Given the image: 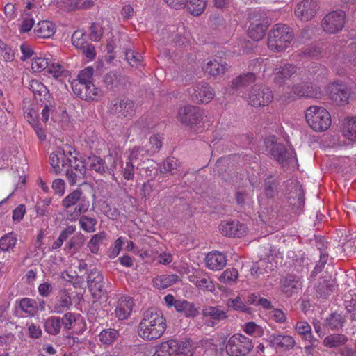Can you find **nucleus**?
Returning a JSON list of instances; mask_svg holds the SVG:
<instances>
[{
    "label": "nucleus",
    "instance_id": "obj_26",
    "mask_svg": "<svg viewBox=\"0 0 356 356\" xmlns=\"http://www.w3.org/2000/svg\"><path fill=\"white\" fill-rule=\"evenodd\" d=\"M281 289L283 293L291 296L301 288L300 278L292 274L287 275L280 280Z\"/></svg>",
    "mask_w": 356,
    "mask_h": 356
},
{
    "label": "nucleus",
    "instance_id": "obj_59",
    "mask_svg": "<svg viewBox=\"0 0 356 356\" xmlns=\"http://www.w3.org/2000/svg\"><path fill=\"white\" fill-rule=\"evenodd\" d=\"M177 167V160L173 157L166 158L159 166L161 173H167L176 169Z\"/></svg>",
    "mask_w": 356,
    "mask_h": 356
},
{
    "label": "nucleus",
    "instance_id": "obj_62",
    "mask_svg": "<svg viewBox=\"0 0 356 356\" xmlns=\"http://www.w3.org/2000/svg\"><path fill=\"white\" fill-rule=\"evenodd\" d=\"M60 320L61 326L63 325L65 330H70L74 327L76 317L74 313L67 312L63 317H60Z\"/></svg>",
    "mask_w": 356,
    "mask_h": 356
},
{
    "label": "nucleus",
    "instance_id": "obj_31",
    "mask_svg": "<svg viewBox=\"0 0 356 356\" xmlns=\"http://www.w3.org/2000/svg\"><path fill=\"white\" fill-rule=\"evenodd\" d=\"M176 311L188 318H195L200 314L199 308L195 304L186 300H181L177 304Z\"/></svg>",
    "mask_w": 356,
    "mask_h": 356
},
{
    "label": "nucleus",
    "instance_id": "obj_19",
    "mask_svg": "<svg viewBox=\"0 0 356 356\" xmlns=\"http://www.w3.org/2000/svg\"><path fill=\"white\" fill-rule=\"evenodd\" d=\"M292 91L300 97L319 98L321 96L320 88L308 81L294 84Z\"/></svg>",
    "mask_w": 356,
    "mask_h": 356
},
{
    "label": "nucleus",
    "instance_id": "obj_11",
    "mask_svg": "<svg viewBox=\"0 0 356 356\" xmlns=\"http://www.w3.org/2000/svg\"><path fill=\"white\" fill-rule=\"evenodd\" d=\"M109 111L111 113L117 115L118 118H129L135 114V102L126 97L122 99H115L111 103Z\"/></svg>",
    "mask_w": 356,
    "mask_h": 356
},
{
    "label": "nucleus",
    "instance_id": "obj_21",
    "mask_svg": "<svg viewBox=\"0 0 356 356\" xmlns=\"http://www.w3.org/2000/svg\"><path fill=\"white\" fill-rule=\"evenodd\" d=\"M296 71L297 67L293 64L284 63V65L277 66L273 72V81L276 84L282 86L289 80Z\"/></svg>",
    "mask_w": 356,
    "mask_h": 356
},
{
    "label": "nucleus",
    "instance_id": "obj_60",
    "mask_svg": "<svg viewBox=\"0 0 356 356\" xmlns=\"http://www.w3.org/2000/svg\"><path fill=\"white\" fill-rule=\"evenodd\" d=\"M227 305L229 307H232L236 311H241L248 314L251 312V308L247 307L238 297L229 300Z\"/></svg>",
    "mask_w": 356,
    "mask_h": 356
},
{
    "label": "nucleus",
    "instance_id": "obj_38",
    "mask_svg": "<svg viewBox=\"0 0 356 356\" xmlns=\"http://www.w3.org/2000/svg\"><path fill=\"white\" fill-rule=\"evenodd\" d=\"M227 63L220 60L218 62L216 59L209 61L204 67L205 72L212 76H218L224 74L227 67Z\"/></svg>",
    "mask_w": 356,
    "mask_h": 356
},
{
    "label": "nucleus",
    "instance_id": "obj_46",
    "mask_svg": "<svg viewBox=\"0 0 356 356\" xmlns=\"http://www.w3.org/2000/svg\"><path fill=\"white\" fill-rule=\"evenodd\" d=\"M135 166L133 163L126 160L121 161L120 172L124 179L127 181L133 180L134 178Z\"/></svg>",
    "mask_w": 356,
    "mask_h": 356
},
{
    "label": "nucleus",
    "instance_id": "obj_57",
    "mask_svg": "<svg viewBox=\"0 0 356 356\" xmlns=\"http://www.w3.org/2000/svg\"><path fill=\"white\" fill-rule=\"evenodd\" d=\"M93 73V68L92 67H87L79 72L78 79L72 81V83H92L91 79H92Z\"/></svg>",
    "mask_w": 356,
    "mask_h": 356
},
{
    "label": "nucleus",
    "instance_id": "obj_52",
    "mask_svg": "<svg viewBox=\"0 0 356 356\" xmlns=\"http://www.w3.org/2000/svg\"><path fill=\"white\" fill-rule=\"evenodd\" d=\"M227 163V160L224 158H220L217 160L213 170L218 175L219 177H221L225 181H228L229 175H226V164Z\"/></svg>",
    "mask_w": 356,
    "mask_h": 356
},
{
    "label": "nucleus",
    "instance_id": "obj_55",
    "mask_svg": "<svg viewBox=\"0 0 356 356\" xmlns=\"http://www.w3.org/2000/svg\"><path fill=\"white\" fill-rule=\"evenodd\" d=\"M148 154V151L144 147H134L129 152V154L126 160L134 163L139 160L140 157L145 156Z\"/></svg>",
    "mask_w": 356,
    "mask_h": 356
},
{
    "label": "nucleus",
    "instance_id": "obj_49",
    "mask_svg": "<svg viewBox=\"0 0 356 356\" xmlns=\"http://www.w3.org/2000/svg\"><path fill=\"white\" fill-rule=\"evenodd\" d=\"M17 239L13 233H9L0 238V249L2 251H8L15 247Z\"/></svg>",
    "mask_w": 356,
    "mask_h": 356
},
{
    "label": "nucleus",
    "instance_id": "obj_6",
    "mask_svg": "<svg viewBox=\"0 0 356 356\" xmlns=\"http://www.w3.org/2000/svg\"><path fill=\"white\" fill-rule=\"evenodd\" d=\"M253 348L251 339L241 334H235L228 339L225 350L229 356H246Z\"/></svg>",
    "mask_w": 356,
    "mask_h": 356
},
{
    "label": "nucleus",
    "instance_id": "obj_58",
    "mask_svg": "<svg viewBox=\"0 0 356 356\" xmlns=\"http://www.w3.org/2000/svg\"><path fill=\"white\" fill-rule=\"evenodd\" d=\"M238 270L236 268H229L225 270L220 277V281L225 284H231L238 277Z\"/></svg>",
    "mask_w": 356,
    "mask_h": 356
},
{
    "label": "nucleus",
    "instance_id": "obj_48",
    "mask_svg": "<svg viewBox=\"0 0 356 356\" xmlns=\"http://www.w3.org/2000/svg\"><path fill=\"white\" fill-rule=\"evenodd\" d=\"M119 336L118 331L115 329H108L102 331L99 334L100 341L104 344H111Z\"/></svg>",
    "mask_w": 356,
    "mask_h": 356
},
{
    "label": "nucleus",
    "instance_id": "obj_44",
    "mask_svg": "<svg viewBox=\"0 0 356 356\" xmlns=\"http://www.w3.org/2000/svg\"><path fill=\"white\" fill-rule=\"evenodd\" d=\"M343 135L351 141H356V118L347 119L343 127Z\"/></svg>",
    "mask_w": 356,
    "mask_h": 356
},
{
    "label": "nucleus",
    "instance_id": "obj_9",
    "mask_svg": "<svg viewBox=\"0 0 356 356\" xmlns=\"http://www.w3.org/2000/svg\"><path fill=\"white\" fill-rule=\"evenodd\" d=\"M273 98L272 91L266 86L255 85L248 95L249 104L254 107L268 106Z\"/></svg>",
    "mask_w": 356,
    "mask_h": 356
},
{
    "label": "nucleus",
    "instance_id": "obj_16",
    "mask_svg": "<svg viewBox=\"0 0 356 356\" xmlns=\"http://www.w3.org/2000/svg\"><path fill=\"white\" fill-rule=\"evenodd\" d=\"M220 233L228 237H241L246 233L247 227L238 220L222 221L219 225Z\"/></svg>",
    "mask_w": 356,
    "mask_h": 356
},
{
    "label": "nucleus",
    "instance_id": "obj_4",
    "mask_svg": "<svg viewBox=\"0 0 356 356\" xmlns=\"http://www.w3.org/2000/svg\"><path fill=\"white\" fill-rule=\"evenodd\" d=\"M203 118V111L196 106L181 107L177 113L178 120L195 131H202L204 129Z\"/></svg>",
    "mask_w": 356,
    "mask_h": 356
},
{
    "label": "nucleus",
    "instance_id": "obj_25",
    "mask_svg": "<svg viewBox=\"0 0 356 356\" xmlns=\"http://www.w3.org/2000/svg\"><path fill=\"white\" fill-rule=\"evenodd\" d=\"M205 264L209 270H220L227 264V258L222 252H211L206 256Z\"/></svg>",
    "mask_w": 356,
    "mask_h": 356
},
{
    "label": "nucleus",
    "instance_id": "obj_1",
    "mask_svg": "<svg viewBox=\"0 0 356 356\" xmlns=\"http://www.w3.org/2000/svg\"><path fill=\"white\" fill-rule=\"evenodd\" d=\"M166 330L165 318L156 307L148 309L138 325V335L143 339L152 341L160 338Z\"/></svg>",
    "mask_w": 356,
    "mask_h": 356
},
{
    "label": "nucleus",
    "instance_id": "obj_43",
    "mask_svg": "<svg viewBox=\"0 0 356 356\" xmlns=\"http://www.w3.org/2000/svg\"><path fill=\"white\" fill-rule=\"evenodd\" d=\"M348 341V338L340 334H333L326 337L323 341V344L330 348L338 347L344 345Z\"/></svg>",
    "mask_w": 356,
    "mask_h": 356
},
{
    "label": "nucleus",
    "instance_id": "obj_33",
    "mask_svg": "<svg viewBox=\"0 0 356 356\" xmlns=\"http://www.w3.org/2000/svg\"><path fill=\"white\" fill-rule=\"evenodd\" d=\"M55 30V25L51 22L44 20L37 24L34 32L38 38H49L54 35Z\"/></svg>",
    "mask_w": 356,
    "mask_h": 356
},
{
    "label": "nucleus",
    "instance_id": "obj_54",
    "mask_svg": "<svg viewBox=\"0 0 356 356\" xmlns=\"http://www.w3.org/2000/svg\"><path fill=\"white\" fill-rule=\"evenodd\" d=\"M85 33L83 31L77 30L72 35L71 40L72 44L79 49H84V45L87 44L84 38Z\"/></svg>",
    "mask_w": 356,
    "mask_h": 356
},
{
    "label": "nucleus",
    "instance_id": "obj_61",
    "mask_svg": "<svg viewBox=\"0 0 356 356\" xmlns=\"http://www.w3.org/2000/svg\"><path fill=\"white\" fill-rule=\"evenodd\" d=\"M50 58L39 57L35 58L32 62L31 67L33 70L40 72L48 69L49 66Z\"/></svg>",
    "mask_w": 356,
    "mask_h": 356
},
{
    "label": "nucleus",
    "instance_id": "obj_56",
    "mask_svg": "<svg viewBox=\"0 0 356 356\" xmlns=\"http://www.w3.org/2000/svg\"><path fill=\"white\" fill-rule=\"evenodd\" d=\"M344 322L345 320L342 316L335 312L332 314L330 317L327 318V325L332 330L341 327Z\"/></svg>",
    "mask_w": 356,
    "mask_h": 356
},
{
    "label": "nucleus",
    "instance_id": "obj_8",
    "mask_svg": "<svg viewBox=\"0 0 356 356\" xmlns=\"http://www.w3.org/2000/svg\"><path fill=\"white\" fill-rule=\"evenodd\" d=\"M202 318L207 326L213 327L221 321L228 318L227 311L220 305L204 306L202 309Z\"/></svg>",
    "mask_w": 356,
    "mask_h": 356
},
{
    "label": "nucleus",
    "instance_id": "obj_27",
    "mask_svg": "<svg viewBox=\"0 0 356 356\" xmlns=\"http://www.w3.org/2000/svg\"><path fill=\"white\" fill-rule=\"evenodd\" d=\"M72 306L71 296L66 290H63L56 296L52 311L56 314H62L70 309Z\"/></svg>",
    "mask_w": 356,
    "mask_h": 356
},
{
    "label": "nucleus",
    "instance_id": "obj_7",
    "mask_svg": "<svg viewBox=\"0 0 356 356\" xmlns=\"http://www.w3.org/2000/svg\"><path fill=\"white\" fill-rule=\"evenodd\" d=\"M345 17V13L341 10L329 13L322 20L323 31L330 34L339 33L344 26Z\"/></svg>",
    "mask_w": 356,
    "mask_h": 356
},
{
    "label": "nucleus",
    "instance_id": "obj_35",
    "mask_svg": "<svg viewBox=\"0 0 356 356\" xmlns=\"http://www.w3.org/2000/svg\"><path fill=\"white\" fill-rule=\"evenodd\" d=\"M62 2L67 11L86 10L94 6L92 0H63Z\"/></svg>",
    "mask_w": 356,
    "mask_h": 356
},
{
    "label": "nucleus",
    "instance_id": "obj_30",
    "mask_svg": "<svg viewBox=\"0 0 356 356\" xmlns=\"http://www.w3.org/2000/svg\"><path fill=\"white\" fill-rule=\"evenodd\" d=\"M334 281L330 276L321 277L316 284V296L319 298H326L334 289Z\"/></svg>",
    "mask_w": 356,
    "mask_h": 356
},
{
    "label": "nucleus",
    "instance_id": "obj_40",
    "mask_svg": "<svg viewBox=\"0 0 356 356\" xmlns=\"http://www.w3.org/2000/svg\"><path fill=\"white\" fill-rule=\"evenodd\" d=\"M44 329L51 335H57L61 329L60 317L51 316L44 320Z\"/></svg>",
    "mask_w": 356,
    "mask_h": 356
},
{
    "label": "nucleus",
    "instance_id": "obj_10",
    "mask_svg": "<svg viewBox=\"0 0 356 356\" xmlns=\"http://www.w3.org/2000/svg\"><path fill=\"white\" fill-rule=\"evenodd\" d=\"M86 281L89 290L93 296L101 297L107 293L106 282L100 270L94 267L88 271Z\"/></svg>",
    "mask_w": 356,
    "mask_h": 356
},
{
    "label": "nucleus",
    "instance_id": "obj_64",
    "mask_svg": "<svg viewBox=\"0 0 356 356\" xmlns=\"http://www.w3.org/2000/svg\"><path fill=\"white\" fill-rule=\"evenodd\" d=\"M172 346H170L168 341L161 343L156 347V350L152 356H171Z\"/></svg>",
    "mask_w": 356,
    "mask_h": 356
},
{
    "label": "nucleus",
    "instance_id": "obj_13",
    "mask_svg": "<svg viewBox=\"0 0 356 356\" xmlns=\"http://www.w3.org/2000/svg\"><path fill=\"white\" fill-rule=\"evenodd\" d=\"M318 8L317 0H303L295 8V15L301 21L307 22L316 14Z\"/></svg>",
    "mask_w": 356,
    "mask_h": 356
},
{
    "label": "nucleus",
    "instance_id": "obj_20",
    "mask_svg": "<svg viewBox=\"0 0 356 356\" xmlns=\"http://www.w3.org/2000/svg\"><path fill=\"white\" fill-rule=\"evenodd\" d=\"M88 162L90 170H94L102 175L108 174L115 177L114 171L116 168L115 161H113L110 166H108L105 161L100 156L92 155L88 157Z\"/></svg>",
    "mask_w": 356,
    "mask_h": 356
},
{
    "label": "nucleus",
    "instance_id": "obj_2",
    "mask_svg": "<svg viewBox=\"0 0 356 356\" xmlns=\"http://www.w3.org/2000/svg\"><path fill=\"white\" fill-rule=\"evenodd\" d=\"M294 37L292 29L286 24L273 26L268 35V47L274 52L284 51Z\"/></svg>",
    "mask_w": 356,
    "mask_h": 356
},
{
    "label": "nucleus",
    "instance_id": "obj_50",
    "mask_svg": "<svg viewBox=\"0 0 356 356\" xmlns=\"http://www.w3.org/2000/svg\"><path fill=\"white\" fill-rule=\"evenodd\" d=\"M106 234L104 232H99L92 236L88 243V247L92 253H97L99 245L106 238Z\"/></svg>",
    "mask_w": 356,
    "mask_h": 356
},
{
    "label": "nucleus",
    "instance_id": "obj_39",
    "mask_svg": "<svg viewBox=\"0 0 356 356\" xmlns=\"http://www.w3.org/2000/svg\"><path fill=\"white\" fill-rule=\"evenodd\" d=\"M255 79V74L252 72L240 75L232 81V88L236 90L244 88L253 83Z\"/></svg>",
    "mask_w": 356,
    "mask_h": 356
},
{
    "label": "nucleus",
    "instance_id": "obj_42",
    "mask_svg": "<svg viewBox=\"0 0 356 356\" xmlns=\"http://www.w3.org/2000/svg\"><path fill=\"white\" fill-rule=\"evenodd\" d=\"M186 6L189 12L194 16L202 13L206 7V0H186L182 6Z\"/></svg>",
    "mask_w": 356,
    "mask_h": 356
},
{
    "label": "nucleus",
    "instance_id": "obj_12",
    "mask_svg": "<svg viewBox=\"0 0 356 356\" xmlns=\"http://www.w3.org/2000/svg\"><path fill=\"white\" fill-rule=\"evenodd\" d=\"M330 99L338 105H344L348 102L350 90L342 83L334 82L328 87Z\"/></svg>",
    "mask_w": 356,
    "mask_h": 356
},
{
    "label": "nucleus",
    "instance_id": "obj_51",
    "mask_svg": "<svg viewBox=\"0 0 356 356\" xmlns=\"http://www.w3.org/2000/svg\"><path fill=\"white\" fill-rule=\"evenodd\" d=\"M157 165L158 164L153 160L148 161L140 170L142 176L154 178L158 174Z\"/></svg>",
    "mask_w": 356,
    "mask_h": 356
},
{
    "label": "nucleus",
    "instance_id": "obj_14",
    "mask_svg": "<svg viewBox=\"0 0 356 356\" xmlns=\"http://www.w3.org/2000/svg\"><path fill=\"white\" fill-rule=\"evenodd\" d=\"M267 249L269 252L261 254V259L254 263L251 268V274L254 277H259L260 275L268 273L274 270V265L269 259V256L273 254L274 250H273L272 246L268 247Z\"/></svg>",
    "mask_w": 356,
    "mask_h": 356
},
{
    "label": "nucleus",
    "instance_id": "obj_23",
    "mask_svg": "<svg viewBox=\"0 0 356 356\" xmlns=\"http://www.w3.org/2000/svg\"><path fill=\"white\" fill-rule=\"evenodd\" d=\"M271 347L278 348L284 350H290L296 344L293 338L289 335L271 334L267 339Z\"/></svg>",
    "mask_w": 356,
    "mask_h": 356
},
{
    "label": "nucleus",
    "instance_id": "obj_41",
    "mask_svg": "<svg viewBox=\"0 0 356 356\" xmlns=\"http://www.w3.org/2000/svg\"><path fill=\"white\" fill-rule=\"evenodd\" d=\"M191 282L200 289L213 292L215 291V286L209 276H195Z\"/></svg>",
    "mask_w": 356,
    "mask_h": 356
},
{
    "label": "nucleus",
    "instance_id": "obj_47",
    "mask_svg": "<svg viewBox=\"0 0 356 356\" xmlns=\"http://www.w3.org/2000/svg\"><path fill=\"white\" fill-rule=\"evenodd\" d=\"M85 236L81 233H78L72 238H70L69 242L65 245V249L69 250H74L75 251H78L80 248H81L85 243Z\"/></svg>",
    "mask_w": 356,
    "mask_h": 356
},
{
    "label": "nucleus",
    "instance_id": "obj_15",
    "mask_svg": "<svg viewBox=\"0 0 356 356\" xmlns=\"http://www.w3.org/2000/svg\"><path fill=\"white\" fill-rule=\"evenodd\" d=\"M270 154L283 166L288 165L293 159H296L293 149H287L284 145L282 143H273Z\"/></svg>",
    "mask_w": 356,
    "mask_h": 356
},
{
    "label": "nucleus",
    "instance_id": "obj_63",
    "mask_svg": "<svg viewBox=\"0 0 356 356\" xmlns=\"http://www.w3.org/2000/svg\"><path fill=\"white\" fill-rule=\"evenodd\" d=\"M297 332L303 335L306 340H311L313 337L311 333V326L307 322H298L296 325Z\"/></svg>",
    "mask_w": 356,
    "mask_h": 356
},
{
    "label": "nucleus",
    "instance_id": "obj_29",
    "mask_svg": "<svg viewBox=\"0 0 356 356\" xmlns=\"http://www.w3.org/2000/svg\"><path fill=\"white\" fill-rule=\"evenodd\" d=\"M49 162L54 171L57 173L60 171V165L62 167L68 166V163H71L73 161L67 158L66 151L58 149L54 152L51 153L49 156Z\"/></svg>",
    "mask_w": 356,
    "mask_h": 356
},
{
    "label": "nucleus",
    "instance_id": "obj_17",
    "mask_svg": "<svg viewBox=\"0 0 356 356\" xmlns=\"http://www.w3.org/2000/svg\"><path fill=\"white\" fill-rule=\"evenodd\" d=\"M72 88L77 97L86 101L92 99L94 97L99 95L101 92L93 83H72Z\"/></svg>",
    "mask_w": 356,
    "mask_h": 356
},
{
    "label": "nucleus",
    "instance_id": "obj_24",
    "mask_svg": "<svg viewBox=\"0 0 356 356\" xmlns=\"http://www.w3.org/2000/svg\"><path fill=\"white\" fill-rule=\"evenodd\" d=\"M133 298L129 296L121 297L115 309L116 317L120 320L127 319L131 314L134 307Z\"/></svg>",
    "mask_w": 356,
    "mask_h": 356
},
{
    "label": "nucleus",
    "instance_id": "obj_3",
    "mask_svg": "<svg viewBox=\"0 0 356 356\" xmlns=\"http://www.w3.org/2000/svg\"><path fill=\"white\" fill-rule=\"evenodd\" d=\"M305 119L309 127L316 132L327 130L332 122L329 112L318 106H311L307 109Z\"/></svg>",
    "mask_w": 356,
    "mask_h": 356
},
{
    "label": "nucleus",
    "instance_id": "obj_5",
    "mask_svg": "<svg viewBox=\"0 0 356 356\" xmlns=\"http://www.w3.org/2000/svg\"><path fill=\"white\" fill-rule=\"evenodd\" d=\"M62 205L65 209H69L72 206H76L72 213L67 215L70 220L76 219L81 213H85L88 210L90 202L83 195L81 189H76L69 193L63 200Z\"/></svg>",
    "mask_w": 356,
    "mask_h": 356
},
{
    "label": "nucleus",
    "instance_id": "obj_22",
    "mask_svg": "<svg viewBox=\"0 0 356 356\" xmlns=\"http://www.w3.org/2000/svg\"><path fill=\"white\" fill-rule=\"evenodd\" d=\"M294 191L289 193V203L292 206V210L295 213L300 212L305 205V195L302 186L297 182L291 183Z\"/></svg>",
    "mask_w": 356,
    "mask_h": 356
},
{
    "label": "nucleus",
    "instance_id": "obj_53",
    "mask_svg": "<svg viewBox=\"0 0 356 356\" xmlns=\"http://www.w3.org/2000/svg\"><path fill=\"white\" fill-rule=\"evenodd\" d=\"M81 227L87 232H93L95 231L97 220L86 216H82L79 218Z\"/></svg>",
    "mask_w": 356,
    "mask_h": 356
},
{
    "label": "nucleus",
    "instance_id": "obj_45",
    "mask_svg": "<svg viewBox=\"0 0 356 356\" xmlns=\"http://www.w3.org/2000/svg\"><path fill=\"white\" fill-rule=\"evenodd\" d=\"M19 307L30 316H34L38 309L35 300L29 298H22L19 302Z\"/></svg>",
    "mask_w": 356,
    "mask_h": 356
},
{
    "label": "nucleus",
    "instance_id": "obj_37",
    "mask_svg": "<svg viewBox=\"0 0 356 356\" xmlns=\"http://www.w3.org/2000/svg\"><path fill=\"white\" fill-rule=\"evenodd\" d=\"M179 280V276L175 274L161 275L153 280L154 286L158 289H166Z\"/></svg>",
    "mask_w": 356,
    "mask_h": 356
},
{
    "label": "nucleus",
    "instance_id": "obj_28",
    "mask_svg": "<svg viewBox=\"0 0 356 356\" xmlns=\"http://www.w3.org/2000/svg\"><path fill=\"white\" fill-rule=\"evenodd\" d=\"M104 82L106 87L111 89L118 86L126 88L129 85L128 78L116 71H111L105 74Z\"/></svg>",
    "mask_w": 356,
    "mask_h": 356
},
{
    "label": "nucleus",
    "instance_id": "obj_34",
    "mask_svg": "<svg viewBox=\"0 0 356 356\" xmlns=\"http://www.w3.org/2000/svg\"><path fill=\"white\" fill-rule=\"evenodd\" d=\"M169 344L172 346L171 353L176 356L180 355L191 354L192 352L191 342L189 341H178L175 339L168 340Z\"/></svg>",
    "mask_w": 356,
    "mask_h": 356
},
{
    "label": "nucleus",
    "instance_id": "obj_18",
    "mask_svg": "<svg viewBox=\"0 0 356 356\" xmlns=\"http://www.w3.org/2000/svg\"><path fill=\"white\" fill-rule=\"evenodd\" d=\"M193 92L191 94L193 102L198 104L207 103L210 102L214 96L213 89L207 83H199L194 86Z\"/></svg>",
    "mask_w": 356,
    "mask_h": 356
},
{
    "label": "nucleus",
    "instance_id": "obj_32",
    "mask_svg": "<svg viewBox=\"0 0 356 356\" xmlns=\"http://www.w3.org/2000/svg\"><path fill=\"white\" fill-rule=\"evenodd\" d=\"M280 181L277 178L269 176L264 179L263 188L265 196L268 199H273L279 193Z\"/></svg>",
    "mask_w": 356,
    "mask_h": 356
},
{
    "label": "nucleus",
    "instance_id": "obj_36",
    "mask_svg": "<svg viewBox=\"0 0 356 356\" xmlns=\"http://www.w3.org/2000/svg\"><path fill=\"white\" fill-rule=\"evenodd\" d=\"M268 27V22L250 24L248 29V35L252 40L259 41L264 38Z\"/></svg>",
    "mask_w": 356,
    "mask_h": 356
}]
</instances>
